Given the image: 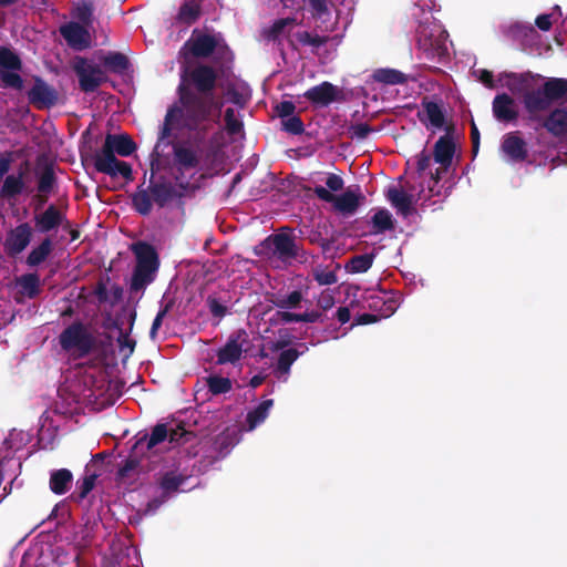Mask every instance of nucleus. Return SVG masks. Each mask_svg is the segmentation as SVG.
Segmentation results:
<instances>
[{
    "mask_svg": "<svg viewBox=\"0 0 567 567\" xmlns=\"http://www.w3.org/2000/svg\"><path fill=\"white\" fill-rule=\"evenodd\" d=\"M217 72L208 64L192 69L177 87L178 101L167 109L156 148L172 135L174 127L194 132L204 138L219 123L223 103L214 97Z\"/></svg>",
    "mask_w": 567,
    "mask_h": 567,
    "instance_id": "nucleus-1",
    "label": "nucleus"
},
{
    "mask_svg": "<svg viewBox=\"0 0 567 567\" xmlns=\"http://www.w3.org/2000/svg\"><path fill=\"white\" fill-rule=\"evenodd\" d=\"M506 86L514 94L522 96L526 120H539L540 113L548 112L554 103L567 95V79L549 78L538 89H532L534 79L530 72L507 73Z\"/></svg>",
    "mask_w": 567,
    "mask_h": 567,
    "instance_id": "nucleus-2",
    "label": "nucleus"
},
{
    "mask_svg": "<svg viewBox=\"0 0 567 567\" xmlns=\"http://www.w3.org/2000/svg\"><path fill=\"white\" fill-rule=\"evenodd\" d=\"M447 38V32L434 22L422 23L416 30L417 49L431 61L442 60L449 55Z\"/></svg>",
    "mask_w": 567,
    "mask_h": 567,
    "instance_id": "nucleus-3",
    "label": "nucleus"
},
{
    "mask_svg": "<svg viewBox=\"0 0 567 567\" xmlns=\"http://www.w3.org/2000/svg\"><path fill=\"white\" fill-rule=\"evenodd\" d=\"M62 350L76 351L79 358L89 355L95 348V338L82 321H74L59 336Z\"/></svg>",
    "mask_w": 567,
    "mask_h": 567,
    "instance_id": "nucleus-4",
    "label": "nucleus"
},
{
    "mask_svg": "<svg viewBox=\"0 0 567 567\" xmlns=\"http://www.w3.org/2000/svg\"><path fill=\"white\" fill-rule=\"evenodd\" d=\"M182 50H187L190 55L197 59L209 58L214 53L218 59H226L230 50L225 41L214 34L194 30L192 37L184 43Z\"/></svg>",
    "mask_w": 567,
    "mask_h": 567,
    "instance_id": "nucleus-5",
    "label": "nucleus"
},
{
    "mask_svg": "<svg viewBox=\"0 0 567 567\" xmlns=\"http://www.w3.org/2000/svg\"><path fill=\"white\" fill-rule=\"evenodd\" d=\"M316 196L333 205V209L343 216L353 215L362 202L365 200V196L360 192L359 186L355 189L348 188L341 195H334L323 186H316L313 188Z\"/></svg>",
    "mask_w": 567,
    "mask_h": 567,
    "instance_id": "nucleus-6",
    "label": "nucleus"
},
{
    "mask_svg": "<svg viewBox=\"0 0 567 567\" xmlns=\"http://www.w3.org/2000/svg\"><path fill=\"white\" fill-rule=\"evenodd\" d=\"M115 155L116 152L105 140L101 151L93 156L94 168L99 173L106 174L111 177L121 175L126 182H132L134 176L131 164L117 159Z\"/></svg>",
    "mask_w": 567,
    "mask_h": 567,
    "instance_id": "nucleus-7",
    "label": "nucleus"
},
{
    "mask_svg": "<svg viewBox=\"0 0 567 567\" xmlns=\"http://www.w3.org/2000/svg\"><path fill=\"white\" fill-rule=\"evenodd\" d=\"M72 69L78 76L80 90L84 93L95 92L106 81V75L100 65L86 58L75 56Z\"/></svg>",
    "mask_w": 567,
    "mask_h": 567,
    "instance_id": "nucleus-8",
    "label": "nucleus"
},
{
    "mask_svg": "<svg viewBox=\"0 0 567 567\" xmlns=\"http://www.w3.org/2000/svg\"><path fill=\"white\" fill-rule=\"evenodd\" d=\"M261 246L269 251V258L274 257L282 262L297 259L302 249L297 245L295 237L290 234L278 233L268 236L262 240Z\"/></svg>",
    "mask_w": 567,
    "mask_h": 567,
    "instance_id": "nucleus-9",
    "label": "nucleus"
},
{
    "mask_svg": "<svg viewBox=\"0 0 567 567\" xmlns=\"http://www.w3.org/2000/svg\"><path fill=\"white\" fill-rule=\"evenodd\" d=\"M22 69L20 56L9 48H0V80L3 87L23 89V79L18 71Z\"/></svg>",
    "mask_w": 567,
    "mask_h": 567,
    "instance_id": "nucleus-10",
    "label": "nucleus"
},
{
    "mask_svg": "<svg viewBox=\"0 0 567 567\" xmlns=\"http://www.w3.org/2000/svg\"><path fill=\"white\" fill-rule=\"evenodd\" d=\"M452 130L453 126H449L446 128L447 133L441 136L434 144L433 158L435 163L440 164V167L430 173V179L433 184H437L442 179V175L445 174L452 165L453 156L455 154V143L453 137L450 135V131Z\"/></svg>",
    "mask_w": 567,
    "mask_h": 567,
    "instance_id": "nucleus-11",
    "label": "nucleus"
},
{
    "mask_svg": "<svg viewBox=\"0 0 567 567\" xmlns=\"http://www.w3.org/2000/svg\"><path fill=\"white\" fill-rule=\"evenodd\" d=\"M34 229L28 223H20L9 229L3 241V251L9 258H17L32 241Z\"/></svg>",
    "mask_w": 567,
    "mask_h": 567,
    "instance_id": "nucleus-12",
    "label": "nucleus"
},
{
    "mask_svg": "<svg viewBox=\"0 0 567 567\" xmlns=\"http://www.w3.org/2000/svg\"><path fill=\"white\" fill-rule=\"evenodd\" d=\"M173 166L175 172L184 175L185 172L198 168L202 164V156L198 151L182 142H172Z\"/></svg>",
    "mask_w": 567,
    "mask_h": 567,
    "instance_id": "nucleus-13",
    "label": "nucleus"
},
{
    "mask_svg": "<svg viewBox=\"0 0 567 567\" xmlns=\"http://www.w3.org/2000/svg\"><path fill=\"white\" fill-rule=\"evenodd\" d=\"M58 91L42 78H33V86L28 91L29 103L38 110L51 109L58 103Z\"/></svg>",
    "mask_w": 567,
    "mask_h": 567,
    "instance_id": "nucleus-14",
    "label": "nucleus"
},
{
    "mask_svg": "<svg viewBox=\"0 0 567 567\" xmlns=\"http://www.w3.org/2000/svg\"><path fill=\"white\" fill-rule=\"evenodd\" d=\"M303 96L316 107H327L333 102L343 100V92L331 82L324 81L303 93Z\"/></svg>",
    "mask_w": 567,
    "mask_h": 567,
    "instance_id": "nucleus-15",
    "label": "nucleus"
},
{
    "mask_svg": "<svg viewBox=\"0 0 567 567\" xmlns=\"http://www.w3.org/2000/svg\"><path fill=\"white\" fill-rule=\"evenodd\" d=\"M548 114L539 120H527L529 123H537L540 127L545 128L551 136L556 138H564L567 136V109L555 107L549 109Z\"/></svg>",
    "mask_w": 567,
    "mask_h": 567,
    "instance_id": "nucleus-16",
    "label": "nucleus"
},
{
    "mask_svg": "<svg viewBox=\"0 0 567 567\" xmlns=\"http://www.w3.org/2000/svg\"><path fill=\"white\" fill-rule=\"evenodd\" d=\"M151 178L148 190L153 197L154 203L159 207H165L174 198L183 197V193H178L174 184L161 176L158 181L154 182V163H152Z\"/></svg>",
    "mask_w": 567,
    "mask_h": 567,
    "instance_id": "nucleus-17",
    "label": "nucleus"
},
{
    "mask_svg": "<svg viewBox=\"0 0 567 567\" xmlns=\"http://www.w3.org/2000/svg\"><path fill=\"white\" fill-rule=\"evenodd\" d=\"M245 342H247V332L244 329L233 332L226 344L217 351V364H234L239 361Z\"/></svg>",
    "mask_w": 567,
    "mask_h": 567,
    "instance_id": "nucleus-18",
    "label": "nucleus"
},
{
    "mask_svg": "<svg viewBox=\"0 0 567 567\" xmlns=\"http://www.w3.org/2000/svg\"><path fill=\"white\" fill-rule=\"evenodd\" d=\"M60 34L68 45L74 50L87 49L91 44V37L86 28L78 22L70 21L59 29Z\"/></svg>",
    "mask_w": 567,
    "mask_h": 567,
    "instance_id": "nucleus-19",
    "label": "nucleus"
},
{
    "mask_svg": "<svg viewBox=\"0 0 567 567\" xmlns=\"http://www.w3.org/2000/svg\"><path fill=\"white\" fill-rule=\"evenodd\" d=\"M64 220L65 215L54 204H50L42 213L33 216L34 227L39 234L58 230Z\"/></svg>",
    "mask_w": 567,
    "mask_h": 567,
    "instance_id": "nucleus-20",
    "label": "nucleus"
},
{
    "mask_svg": "<svg viewBox=\"0 0 567 567\" xmlns=\"http://www.w3.org/2000/svg\"><path fill=\"white\" fill-rule=\"evenodd\" d=\"M494 117L502 123L515 122L518 118V111L515 100L507 93L497 94L492 103Z\"/></svg>",
    "mask_w": 567,
    "mask_h": 567,
    "instance_id": "nucleus-21",
    "label": "nucleus"
},
{
    "mask_svg": "<svg viewBox=\"0 0 567 567\" xmlns=\"http://www.w3.org/2000/svg\"><path fill=\"white\" fill-rule=\"evenodd\" d=\"M501 150L513 162H524L528 157L527 143L517 131L503 136Z\"/></svg>",
    "mask_w": 567,
    "mask_h": 567,
    "instance_id": "nucleus-22",
    "label": "nucleus"
},
{
    "mask_svg": "<svg viewBox=\"0 0 567 567\" xmlns=\"http://www.w3.org/2000/svg\"><path fill=\"white\" fill-rule=\"evenodd\" d=\"M132 251L136 257V266L157 271L159 258L155 247L146 241H137L132 245Z\"/></svg>",
    "mask_w": 567,
    "mask_h": 567,
    "instance_id": "nucleus-23",
    "label": "nucleus"
},
{
    "mask_svg": "<svg viewBox=\"0 0 567 567\" xmlns=\"http://www.w3.org/2000/svg\"><path fill=\"white\" fill-rule=\"evenodd\" d=\"M168 436V427L164 423H157L153 429L151 434L148 433H138L135 441V450H143L146 453L152 451L155 446L163 443L167 440Z\"/></svg>",
    "mask_w": 567,
    "mask_h": 567,
    "instance_id": "nucleus-24",
    "label": "nucleus"
},
{
    "mask_svg": "<svg viewBox=\"0 0 567 567\" xmlns=\"http://www.w3.org/2000/svg\"><path fill=\"white\" fill-rule=\"evenodd\" d=\"M24 174L25 171L20 169L17 175H7L0 188V197L11 200L21 195L25 189Z\"/></svg>",
    "mask_w": 567,
    "mask_h": 567,
    "instance_id": "nucleus-25",
    "label": "nucleus"
},
{
    "mask_svg": "<svg viewBox=\"0 0 567 567\" xmlns=\"http://www.w3.org/2000/svg\"><path fill=\"white\" fill-rule=\"evenodd\" d=\"M386 198L396 208L398 213L406 217L413 212V196L396 187H390Z\"/></svg>",
    "mask_w": 567,
    "mask_h": 567,
    "instance_id": "nucleus-26",
    "label": "nucleus"
},
{
    "mask_svg": "<svg viewBox=\"0 0 567 567\" xmlns=\"http://www.w3.org/2000/svg\"><path fill=\"white\" fill-rule=\"evenodd\" d=\"M54 248L53 239L45 236L37 246H34L27 256L25 264L33 268L44 262L52 254Z\"/></svg>",
    "mask_w": 567,
    "mask_h": 567,
    "instance_id": "nucleus-27",
    "label": "nucleus"
},
{
    "mask_svg": "<svg viewBox=\"0 0 567 567\" xmlns=\"http://www.w3.org/2000/svg\"><path fill=\"white\" fill-rule=\"evenodd\" d=\"M147 453L143 450H135V444L132 446L131 453L124 463L118 467L116 473L117 481H124L130 477L132 473H136V471L141 466V462L144 457H147Z\"/></svg>",
    "mask_w": 567,
    "mask_h": 567,
    "instance_id": "nucleus-28",
    "label": "nucleus"
},
{
    "mask_svg": "<svg viewBox=\"0 0 567 567\" xmlns=\"http://www.w3.org/2000/svg\"><path fill=\"white\" fill-rule=\"evenodd\" d=\"M100 61L106 70L115 74H124L131 66L128 58L116 51H110Z\"/></svg>",
    "mask_w": 567,
    "mask_h": 567,
    "instance_id": "nucleus-29",
    "label": "nucleus"
},
{
    "mask_svg": "<svg viewBox=\"0 0 567 567\" xmlns=\"http://www.w3.org/2000/svg\"><path fill=\"white\" fill-rule=\"evenodd\" d=\"M105 140L111 144L117 155L126 157L136 150V143L127 134H106Z\"/></svg>",
    "mask_w": 567,
    "mask_h": 567,
    "instance_id": "nucleus-30",
    "label": "nucleus"
},
{
    "mask_svg": "<svg viewBox=\"0 0 567 567\" xmlns=\"http://www.w3.org/2000/svg\"><path fill=\"white\" fill-rule=\"evenodd\" d=\"M144 184L138 185L134 194H132V206L142 216L151 214L153 208V197L147 188L143 187Z\"/></svg>",
    "mask_w": 567,
    "mask_h": 567,
    "instance_id": "nucleus-31",
    "label": "nucleus"
},
{
    "mask_svg": "<svg viewBox=\"0 0 567 567\" xmlns=\"http://www.w3.org/2000/svg\"><path fill=\"white\" fill-rule=\"evenodd\" d=\"M73 475L68 468L53 471L50 476V489L56 495L65 494L72 484Z\"/></svg>",
    "mask_w": 567,
    "mask_h": 567,
    "instance_id": "nucleus-32",
    "label": "nucleus"
},
{
    "mask_svg": "<svg viewBox=\"0 0 567 567\" xmlns=\"http://www.w3.org/2000/svg\"><path fill=\"white\" fill-rule=\"evenodd\" d=\"M202 13V0H186L178 10L177 21L185 24L195 23Z\"/></svg>",
    "mask_w": 567,
    "mask_h": 567,
    "instance_id": "nucleus-33",
    "label": "nucleus"
},
{
    "mask_svg": "<svg viewBox=\"0 0 567 567\" xmlns=\"http://www.w3.org/2000/svg\"><path fill=\"white\" fill-rule=\"evenodd\" d=\"M185 481L186 477L184 475L169 471L162 475L158 485L162 494L169 498L172 494L179 491Z\"/></svg>",
    "mask_w": 567,
    "mask_h": 567,
    "instance_id": "nucleus-34",
    "label": "nucleus"
},
{
    "mask_svg": "<svg viewBox=\"0 0 567 567\" xmlns=\"http://www.w3.org/2000/svg\"><path fill=\"white\" fill-rule=\"evenodd\" d=\"M272 405L274 400L267 399L261 401L254 410L247 413L246 422L248 424L249 430H254L267 419Z\"/></svg>",
    "mask_w": 567,
    "mask_h": 567,
    "instance_id": "nucleus-35",
    "label": "nucleus"
},
{
    "mask_svg": "<svg viewBox=\"0 0 567 567\" xmlns=\"http://www.w3.org/2000/svg\"><path fill=\"white\" fill-rule=\"evenodd\" d=\"M372 78L375 82L385 85L405 84L408 82L406 74L395 69H378L373 72Z\"/></svg>",
    "mask_w": 567,
    "mask_h": 567,
    "instance_id": "nucleus-36",
    "label": "nucleus"
},
{
    "mask_svg": "<svg viewBox=\"0 0 567 567\" xmlns=\"http://www.w3.org/2000/svg\"><path fill=\"white\" fill-rule=\"evenodd\" d=\"M155 272V270L135 266L131 278L130 290L134 292L144 290L154 281Z\"/></svg>",
    "mask_w": 567,
    "mask_h": 567,
    "instance_id": "nucleus-37",
    "label": "nucleus"
},
{
    "mask_svg": "<svg viewBox=\"0 0 567 567\" xmlns=\"http://www.w3.org/2000/svg\"><path fill=\"white\" fill-rule=\"evenodd\" d=\"M37 189L39 193H53L58 179L52 164H47L40 172L37 173Z\"/></svg>",
    "mask_w": 567,
    "mask_h": 567,
    "instance_id": "nucleus-38",
    "label": "nucleus"
},
{
    "mask_svg": "<svg viewBox=\"0 0 567 567\" xmlns=\"http://www.w3.org/2000/svg\"><path fill=\"white\" fill-rule=\"evenodd\" d=\"M21 292L28 298L33 299L40 293V277L37 274H25L17 279Z\"/></svg>",
    "mask_w": 567,
    "mask_h": 567,
    "instance_id": "nucleus-39",
    "label": "nucleus"
},
{
    "mask_svg": "<svg viewBox=\"0 0 567 567\" xmlns=\"http://www.w3.org/2000/svg\"><path fill=\"white\" fill-rule=\"evenodd\" d=\"M301 354L302 352L295 348L282 350L278 357L276 365V373L278 377L289 374L291 365Z\"/></svg>",
    "mask_w": 567,
    "mask_h": 567,
    "instance_id": "nucleus-40",
    "label": "nucleus"
},
{
    "mask_svg": "<svg viewBox=\"0 0 567 567\" xmlns=\"http://www.w3.org/2000/svg\"><path fill=\"white\" fill-rule=\"evenodd\" d=\"M422 105L431 125L436 128H442L445 123L442 106L434 101H423Z\"/></svg>",
    "mask_w": 567,
    "mask_h": 567,
    "instance_id": "nucleus-41",
    "label": "nucleus"
},
{
    "mask_svg": "<svg viewBox=\"0 0 567 567\" xmlns=\"http://www.w3.org/2000/svg\"><path fill=\"white\" fill-rule=\"evenodd\" d=\"M374 228V234H383L388 230L394 229V221L391 213L388 209H379L371 219Z\"/></svg>",
    "mask_w": 567,
    "mask_h": 567,
    "instance_id": "nucleus-42",
    "label": "nucleus"
},
{
    "mask_svg": "<svg viewBox=\"0 0 567 567\" xmlns=\"http://www.w3.org/2000/svg\"><path fill=\"white\" fill-rule=\"evenodd\" d=\"M206 386L213 395L225 394L233 389L229 378L220 375H209L206 378Z\"/></svg>",
    "mask_w": 567,
    "mask_h": 567,
    "instance_id": "nucleus-43",
    "label": "nucleus"
},
{
    "mask_svg": "<svg viewBox=\"0 0 567 567\" xmlns=\"http://www.w3.org/2000/svg\"><path fill=\"white\" fill-rule=\"evenodd\" d=\"M373 259V254L357 255L348 261L346 268L352 274H362L372 267Z\"/></svg>",
    "mask_w": 567,
    "mask_h": 567,
    "instance_id": "nucleus-44",
    "label": "nucleus"
},
{
    "mask_svg": "<svg viewBox=\"0 0 567 567\" xmlns=\"http://www.w3.org/2000/svg\"><path fill=\"white\" fill-rule=\"evenodd\" d=\"M295 39L303 47L320 48L330 40L328 35L313 34L308 31H298L293 34Z\"/></svg>",
    "mask_w": 567,
    "mask_h": 567,
    "instance_id": "nucleus-45",
    "label": "nucleus"
},
{
    "mask_svg": "<svg viewBox=\"0 0 567 567\" xmlns=\"http://www.w3.org/2000/svg\"><path fill=\"white\" fill-rule=\"evenodd\" d=\"M302 299V292L300 290H293L286 297H278L270 301L279 309H297L300 307Z\"/></svg>",
    "mask_w": 567,
    "mask_h": 567,
    "instance_id": "nucleus-46",
    "label": "nucleus"
},
{
    "mask_svg": "<svg viewBox=\"0 0 567 567\" xmlns=\"http://www.w3.org/2000/svg\"><path fill=\"white\" fill-rule=\"evenodd\" d=\"M96 478H97L96 473H86L82 480L78 481V491L74 492L72 497L76 502H82L89 495V493L94 488Z\"/></svg>",
    "mask_w": 567,
    "mask_h": 567,
    "instance_id": "nucleus-47",
    "label": "nucleus"
},
{
    "mask_svg": "<svg viewBox=\"0 0 567 567\" xmlns=\"http://www.w3.org/2000/svg\"><path fill=\"white\" fill-rule=\"evenodd\" d=\"M194 437V433L185 430L184 426L177 425L174 429L168 430V436L167 440L169 443L175 445L185 444L190 441V439Z\"/></svg>",
    "mask_w": 567,
    "mask_h": 567,
    "instance_id": "nucleus-48",
    "label": "nucleus"
},
{
    "mask_svg": "<svg viewBox=\"0 0 567 567\" xmlns=\"http://www.w3.org/2000/svg\"><path fill=\"white\" fill-rule=\"evenodd\" d=\"M281 125L285 132L292 135H301L305 132V124L302 120L297 115L281 120Z\"/></svg>",
    "mask_w": 567,
    "mask_h": 567,
    "instance_id": "nucleus-49",
    "label": "nucleus"
},
{
    "mask_svg": "<svg viewBox=\"0 0 567 567\" xmlns=\"http://www.w3.org/2000/svg\"><path fill=\"white\" fill-rule=\"evenodd\" d=\"M224 118H225L226 131L229 134L235 135V134H238L243 130V126H244L243 122L236 117L234 109H231V107L226 109Z\"/></svg>",
    "mask_w": 567,
    "mask_h": 567,
    "instance_id": "nucleus-50",
    "label": "nucleus"
},
{
    "mask_svg": "<svg viewBox=\"0 0 567 567\" xmlns=\"http://www.w3.org/2000/svg\"><path fill=\"white\" fill-rule=\"evenodd\" d=\"M93 6L91 3L83 2L75 10V18L84 25L92 23Z\"/></svg>",
    "mask_w": 567,
    "mask_h": 567,
    "instance_id": "nucleus-51",
    "label": "nucleus"
},
{
    "mask_svg": "<svg viewBox=\"0 0 567 567\" xmlns=\"http://www.w3.org/2000/svg\"><path fill=\"white\" fill-rule=\"evenodd\" d=\"M373 128L368 123H357L349 127L351 138L365 140Z\"/></svg>",
    "mask_w": 567,
    "mask_h": 567,
    "instance_id": "nucleus-52",
    "label": "nucleus"
},
{
    "mask_svg": "<svg viewBox=\"0 0 567 567\" xmlns=\"http://www.w3.org/2000/svg\"><path fill=\"white\" fill-rule=\"evenodd\" d=\"M172 308V302H168L166 305H164L159 311L157 312L156 317L154 318L153 320V323H152V327H151V330H150V337L152 339H155L156 336H157V331L158 329L162 327V323H163V319L165 318V316L168 313V311L171 310Z\"/></svg>",
    "mask_w": 567,
    "mask_h": 567,
    "instance_id": "nucleus-53",
    "label": "nucleus"
},
{
    "mask_svg": "<svg viewBox=\"0 0 567 567\" xmlns=\"http://www.w3.org/2000/svg\"><path fill=\"white\" fill-rule=\"evenodd\" d=\"M296 22L295 18H282L274 22L268 31V38L275 40L279 34L282 33L286 27Z\"/></svg>",
    "mask_w": 567,
    "mask_h": 567,
    "instance_id": "nucleus-54",
    "label": "nucleus"
},
{
    "mask_svg": "<svg viewBox=\"0 0 567 567\" xmlns=\"http://www.w3.org/2000/svg\"><path fill=\"white\" fill-rule=\"evenodd\" d=\"M207 306L209 308L210 313L215 318L221 319L228 312L227 307L225 305H223L217 298L212 297V296H209L207 298Z\"/></svg>",
    "mask_w": 567,
    "mask_h": 567,
    "instance_id": "nucleus-55",
    "label": "nucleus"
},
{
    "mask_svg": "<svg viewBox=\"0 0 567 567\" xmlns=\"http://www.w3.org/2000/svg\"><path fill=\"white\" fill-rule=\"evenodd\" d=\"M328 0H310L309 6L311 9V16L316 19H320L323 16H329Z\"/></svg>",
    "mask_w": 567,
    "mask_h": 567,
    "instance_id": "nucleus-56",
    "label": "nucleus"
},
{
    "mask_svg": "<svg viewBox=\"0 0 567 567\" xmlns=\"http://www.w3.org/2000/svg\"><path fill=\"white\" fill-rule=\"evenodd\" d=\"M313 277L321 286H330L338 281V277L334 271L317 270L315 271Z\"/></svg>",
    "mask_w": 567,
    "mask_h": 567,
    "instance_id": "nucleus-57",
    "label": "nucleus"
},
{
    "mask_svg": "<svg viewBox=\"0 0 567 567\" xmlns=\"http://www.w3.org/2000/svg\"><path fill=\"white\" fill-rule=\"evenodd\" d=\"M275 110L281 120H286L290 116H293L296 105L291 101H282L276 105Z\"/></svg>",
    "mask_w": 567,
    "mask_h": 567,
    "instance_id": "nucleus-58",
    "label": "nucleus"
},
{
    "mask_svg": "<svg viewBox=\"0 0 567 567\" xmlns=\"http://www.w3.org/2000/svg\"><path fill=\"white\" fill-rule=\"evenodd\" d=\"M416 172L419 176H422V174L430 167L432 154L423 150L421 153H419L416 156Z\"/></svg>",
    "mask_w": 567,
    "mask_h": 567,
    "instance_id": "nucleus-59",
    "label": "nucleus"
},
{
    "mask_svg": "<svg viewBox=\"0 0 567 567\" xmlns=\"http://www.w3.org/2000/svg\"><path fill=\"white\" fill-rule=\"evenodd\" d=\"M307 238L311 244L319 245L323 251L329 250L331 247V241L327 238H323L319 230H311Z\"/></svg>",
    "mask_w": 567,
    "mask_h": 567,
    "instance_id": "nucleus-60",
    "label": "nucleus"
},
{
    "mask_svg": "<svg viewBox=\"0 0 567 567\" xmlns=\"http://www.w3.org/2000/svg\"><path fill=\"white\" fill-rule=\"evenodd\" d=\"M234 437H235V432H229L228 430L220 433L217 437H216V445L218 446V449L220 451L225 450V449H228L229 446L234 445Z\"/></svg>",
    "mask_w": 567,
    "mask_h": 567,
    "instance_id": "nucleus-61",
    "label": "nucleus"
},
{
    "mask_svg": "<svg viewBox=\"0 0 567 567\" xmlns=\"http://www.w3.org/2000/svg\"><path fill=\"white\" fill-rule=\"evenodd\" d=\"M326 185L329 188V192H339L343 189L344 182L341 176L331 173L326 179Z\"/></svg>",
    "mask_w": 567,
    "mask_h": 567,
    "instance_id": "nucleus-62",
    "label": "nucleus"
},
{
    "mask_svg": "<svg viewBox=\"0 0 567 567\" xmlns=\"http://www.w3.org/2000/svg\"><path fill=\"white\" fill-rule=\"evenodd\" d=\"M317 306L321 310L327 311L334 306V297L330 292L323 291L317 300Z\"/></svg>",
    "mask_w": 567,
    "mask_h": 567,
    "instance_id": "nucleus-63",
    "label": "nucleus"
},
{
    "mask_svg": "<svg viewBox=\"0 0 567 567\" xmlns=\"http://www.w3.org/2000/svg\"><path fill=\"white\" fill-rule=\"evenodd\" d=\"M324 320V316L322 312L320 311H316V310H312V311H306L303 313H300V318H299V322H308V323H313V322H323Z\"/></svg>",
    "mask_w": 567,
    "mask_h": 567,
    "instance_id": "nucleus-64",
    "label": "nucleus"
}]
</instances>
